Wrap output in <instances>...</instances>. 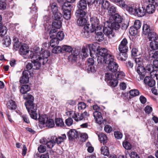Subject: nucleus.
Returning a JSON list of instances; mask_svg holds the SVG:
<instances>
[{"instance_id":"nucleus-39","label":"nucleus","mask_w":158,"mask_h":158,"mask_svg":"<svg viewBox=\"0 0 158 158\" xmlns=\"http://www.w3.org/2000/svg\"><path fill=\"white\" fill-rule=\"evenodd\" d=\"M112 2L116 3L117 5L122 7H125L127 6L123 0H110Z\"/></svg>"},{"instance_id":"nucleus-12","label":"nucleus","mask_w":158,"mask_h":158,"mask_svg":"<svg viewBox=\"0 0 158 158\" xmlns=\"http://www.w3.org/2000/svg\"><path fill=\"white\" fill-rule=\"evenodd\" d=\"M40 58H39L41 63H42L43 65H44L46 63L48 60V58L49 56L47 51L43 52L42 53L40 52L38 53Z\"/></svg>"},{"instance_id":"nucleus-5","label":"nucleus","mask_w":158,"mask_h":158,"mask_svg":"<svg viewBox=\"0 0 158 158\" xmlns=\"http://www.w3.org/2000/svg\"><path fill=\"white\" fill-rule=\"evenodd\" d=\"M90 26L89 24H86L84 26L80 34L81 36L85 38H88L90 37L91 33L94 32V30L91 29L90 28Z\"/></svg>"},{"instance_id":"nucleus-31","label":"nucleus","mask_w":158,"mask_h":158,"mask_svg":"<svg viewBox=\"0 0 158 158\" xmlns=\"http://www.w3.org/2000/svg\"><path fill=\"white\" fill-rule=\"evenodd\" d=\"M150 32V26L147 24H144L142 27V33L144 35H147Z\"/></svg>"},{"instance_id":"nucleus-32","label":"nucleus","mask_w":158,"mask_h":158,"mask_svg":"<svg viewBox=\"0 0 158 158\" xmlns=\"http://www.w3.org/2000/svg\"><path fill=\"white\" fill-rule=\"evenodd\" d=\"M108 10V14L110 16L114 15L116 11V8L114 6L111 5L107 9Z\"/></svg>"},{"instance_id":"nucleus-17","label":"nucleus","mask_w":158,"mask_h":158,"mask_svg":"<svg viewBox=\"0 0 158 158\" xmlns=\"http://www.w3.org/2000/svg\"><path fill=\"white\" fill-rule=\"evenodd\" d=\"M119 53L117 54L116 57L118 60H120L123 61L125 60L127 58L128 55L127 52L128 50L126 51L120 50H119Z\"/></svg>"},{"instance_id":"nucleus-40","label":"nucleus","mask_w":158,"mask_h":158,"mask_svg":"<svg viewBox=\"0 0 158 158\" xmlns=\"http://www.w3.org/2000/svg\"><path fill=\"white\" fill-rule=\"evenodd\" d=\"M7 29L6 27L2 24L0 25V36L2 37L6 34Z\"/></svg>"},{"instance_id":"nucleus-33","label":"nucleus","mask_w":158,"mask_h":158,"mask_svg":"<svg viewBox=\"0 0 158 158\" xmlns=\"http://www.w3.org/2000/svg\"><path fill=\"white\" fill-rule=\"evenodd\" d=\"M61 22L60 20H54L52 23L51 28H55L57 30L61 27Z\"/></svg>"},{"instance_id":"nucleus-27","label":"nucleus","mask_w":158,"mask_h":158,"mask_svg":"<svg viewBox=\"0 0 158 158\" xmlns=\"http://www.w3.org/2000/svg\"><path fill=\"white\" fill-rule=\"evenodd\" d=\"M99 141L101 143H103L105 145L108 141L106 135L104 133L99 134L98 135Z\"/></svg>"},{"instance_id":"nucleus-45","label":"nucleus","mask_w":158,"mask_h":158,"mask_svg":"<svg viewBox=\"0 0 158 158\" xmlns=\"http://www.w3.org/2000/svg\"><path fill=\"white\" fill-rule=\"evenodd\" d=\"M56 125L57 127H63L64 126V123L62 118H57L55 119Z\"/></svg>"},{"instance_id":"nucleus-51","label":"nucleus","mask_w":158,"mask_h":158,"mask_svg":"<svg viewBox=\"0 0 158 158\" xmlns=\"http://www.w3.org/2000/svg\"><path fill=\"white\" fill-rule=\"evenodd\" d=\"M52 52L53 53L58 54L62 52V48L60 46H56L52 50Z\"/></svg>"},{"instance_id":"nucleus-50","label":"nucleus","mask_w":158,"mask_h":158,"mask_svg":"<svg viewBox=\"0 0 158 158\" xmlns=\"http://www.w3.org/2000/svg\"><path fill=\"white\" fill-rule=\"evenodd\" d=\"M135 61L136 64H138V65H141V64L144 65L143 63L144 62L143 61V59L142 57H137L135 58Z\"/></svg>"},{"instance_id":"nucleus-22","label":"nucleus","mask_w":158,"mask_h":158,"mask_svg":"<svg viewBox=\"0 0 158 158\" xmlns=\"http://www.w3.org/2000/svg\"><path fill=\"white\" fill-rule=\"evenodd\" d=\"M110 19H112L114 22L121 23L122 22V17L118 14H115L111 16H110Z\"/></svg>"},{"instance_id":"nucleus-23","label":"nucleus","mask_w":158,"mask_h":158,"mask_svg":"<svg viewBox=\"0 0 158 158\" xmlns=\"http://www.w3.org/2000/svg\"><path fill=\"white\" fill-rule=\"evenodd\" d=\"M85 15H84L83 16H76L77 18V23L79 26H82L83 25L85 26L86 25L85 24L87 22L86 19L84 18Z\"/></svg>"},{"instance_id":"nucleus-52","label":"nucleus","mask_w":158,"mask_h":158,"mask_svg":"<svg viewBox=\"0 0 158 158\" xmlns=\"http://www.w3.org/2000/svg\"><path fill=\"white\" fill-rule=\"evenodd\" d=\"M123 147L127 150H130L131 148V143L127 141H123Z\"/></svg>"},{"instance_id":"nucleus-35","label":"nucleus","mask_w":158,"mask_h":158,"mask_svg":"<svg viewBox=\"0 0 158 158\" xmlns=\"http://www.w3.org/2000/svg\"><path fill=\"white\" fill-rule=\"evenodd\" d=\"M51 38L52 39L50 40V43H48V45L49 46L48 47H49V46L50 45L53 48L58 44L59 40L56 37H52Z\"/></svg>"},{"instance_id":"nucleus-42","label":"nucleus","mask_w":158,"mask_h":158,"mask_svg":"<svg viewBox=\"0 0 158 158\" xmlns=\"http://www.w3.org/2000/svg\"><path fill=\"white\" fill-rule=\"evenodd\" d=\"M136 8L135 5L133 4L132 6L127 7V10L130 14L135 15Z\"/></svg>"},{"instance_id":"nucleus-62","label":"nucleus","mask_w":158,"mask_h":158,"mask_svg":"<svg viewBox=\"0 0 158 158\" xmlns=\"http://www.w3.org/2000/svg\"><path fill=\"white\" fill-rule=\"evenodd\" d=\"M141 25V23L139 20H136L134 23L133 27L136 29H138L140 28Z\"/></svg>"},{"instance_id":"nucleus-4","label":"nucleus","mask_w":158,"mask_h":158,"mask_svg":"<svg viewBox=\"0 0 158 158\" xmlns=\"http://www.w3.org/2000/svg\"><path fill=\"white\" fill-rule=\"evenodd\" d=\"M98 62V64H107L108 65L110 63H111L114 61V57L110 54L109 53L104 57L101 58L99 56L97 59Z\"/></svg>"},{"instance_id":"nucleus-34","label":"nucleus","mask_w":158,"mask_h":158,"mask_svg":"<svg viewBox=\"0 0 158 158\" xmlns=\"http://www.w3.org/2000/svg\"><path fill=\"white\" fill-rule=\"evenodd\" d=\"M48 118V116L46 114L39 115L38 118L40 124L44 125L47 121Z\"/></svg>"},{"instance_id":"nucleus-7","label":"nucleus","mask_w":158,"mask_h":158,"mask_svg":"<svg viewBox=\"0 0 158 158\" xmlns=\"http://www.w3.org/2000/svg\"><path fill=\"white\" fill-rule=\"evenodd\" d=\"M95 46L93 44H88L86 46V48L85 47L83 48L81 50V55H82L84 57H86L88 55L87 52H88V49H89L90 55L91 57H92L93 55L92 51L94 52H95V49L94 48Z\"/></svg>"},{"instance_id":"nucleus-57","label":"nucleus","mask_w":158,"mask_h":158,"mask_svg":"<svg viewBox=\"0 0 158 158\" xmlns=\"http://www.w3.org/2000/svg\"><path fill=\"white\" fill-rule=\"evenodd\" d=\"M64 35L63 31H60L58 32L57 33H56V37L60 41L64 38Z\"/></svg>"},{"instance_id":"nucleus-11","label":"nucleus","mask_w":158,"mask_h":158,"mask_svg":"<svg viewBox=\"0 0 158 158\" xmlns=\"http://www.w3.org/2000/svg\"><path fill=\"white\" fill-rule=\"evenodd\" d=\"M109 53V52L108 50L104 48H101L100 47H98L97 48L96 55H97L98 57L100 56L101 58L105 57L106 55Z\"/></svg>"},{"instance_id":"nucleus-47","label":"nucleus","mask_w":158,"mask_h":158,"mask_svg":"<svg viewBox=\"0 0 158 158\" xmlns=\"http://www.w3.org/2000/svg\"><path fill=\"white\" fill-rule=\"evenodd\" d=\"M62 52H72L73 48L72 47L67 45H64L62 46Z\"/></svg>"},{"instance_id":"nucleus-20","label":"nucleus","mask_w":158,"mask_h":158,"mask_svg":"<svg viewBox=\"0 0 158 158\" xmlns=\"http://www.w3.org/2000/svg\"><path fill=\"white\" fill-rule=\"evenodd\" d=\"M128 43L127 40L126 38H124L121 42L120 44L119 45L118 50H120L125 51L128 50V48L127 46Z\"/></svg>"},{"instance_id":"nucleus-60","label":"nucleus","mask_w":158,"mask_h":158,"mask_svg":"<svg viewBox=\"0 0 158 158\" xmlns=\"http://www.w3.org/2000/svg\"><path fill=\"white\" fill-rule=\"evenodd\" d=\"M145 68V73L147 72H152L154 71V67L152 64H148Z\"/></svg>"},{"instance_id":"nucleus-48","label":"nucleus","mask_w":158,"mask_h":158,"mask_svg":"<svg viewBox=\"0 0 158 158\" xmlns=\"http://www.w3.org/2000/svg\"><path fill=\"white\" fill-rule=\"evenodd\" d=\"M97 69V66L95 64L91 65L88 66L87 70L89 72L94 73L96 72Z\"/></svg>"},{"instance_id":"nucleus-26","label":"nucleus","mask_w":158,"mask_h":158,"mask_svg":"<svg viewBox=\"0 0 158 158\" xmlns=\"http://www.w3.org/2000/svg\"><path fill=\"white\" fill-rule=\"evenodd\" d=\"M73 8V4L69 2H64L62 6V10L71 11Z\"/></svg>"},{"instance_id":"nucleus-38","label":"nucleus","mask_w":158,"mask_h":158,"mask_svg":"<svg viewBox=\"0 0 158 158\" xmlns=\"http://www.w3.org/2000/svg\"><path fill=\"white\" fill-rule=\"evenodd\" d=\"M100 150L101 154L104 156H107L109 154V148L106 146H102L100 149Z\"/></svg>"},{"instance_id":"nucleus-6","label":"nucleus","mask_w":158,"mask_h":158,"mask_svg":"<svg viewBox=\"0 0 158 158\" xmlns=\"http://www.w3.org/2000/svg\"><path fill=\"white\" fill-rule=\"evenodd\" d=\"M90 21L91 24H90V28L93 29L94 31L96 30H100L102 28V26L99 25V20L97 18L92 17L90 19Z\"/></svg>"},{"instance_id":"nucleus-63","label":"nucleus","mask_w":158,"mask_h":158,"mask_svg":"<svg viewBox=\"0 0 158 158\" xmlns=\"http://www.w3.org/2000/svg\"><path fill=\"white\" fill-rule=\"evenodd\" d=\"M47 147L50 148H52L55 145L54 141H52V139H51L48 141L46 143Z\"/></svg>"},{"instance_id":"nucleus-46","label":"nucleus","mask_w":158,"mask_h":158,"mask_svg":"<svg viewBox=\"0 0 158 158\" xmlns=\"http://www.w3.org/2000/svg\"><path fill=\"white\" fill-rule=\"evenodd\" d=\"M121 23L113 22L111 23H110V25L112 29L117 30L120 28Z\"/></svg>"},{"instance_id":"nucleus-25","label":"nucleus","mask_w":158,"mask_h":158,"mask_svg":"<svg viewBox=\"0 0 158 158\" xmlns=\"http://www.w3.org/2000/svg\"><path fill=\"white\" fill-rule=\"evenodd\" d=\"M6 105L7 108L11 110H15L17 107L15 102L12 99L9 100L7 101Z\"/></svg>"},{"instance_id":"nucleus-64","label":"nucleus","mask_w":158,"mask_h":158,"mask_svg":"<svg viewBox=\"0 0 158 158\" xmlns=\"http://www.w3.org/2000/svg\"><path fill=\"white\" fill-rule=\"evenodd\" d=\"M110 5L109 2L107 0H106L103 2V3L102 5V6L103 7L104 9H107Z\"/></svg>"},{"instance_id":"nucleus-29","label":"nucleus","mask_w":158,"mask_h":158,"mask_svg":"<svg viewBox=\"0 0 158 158\" xmlns=\"http://www.w3.org/2000/svg\"><path fill=\"white\" fill-rule=\"evenodd\" d=\"M148 35V38L151 41L156 40L158 39V36L157 34L153 31H151Z\"/></svg>"},{"instance_id":"nucleus-28","label":"nucleus","mask_w":158,"mask_h":158,"mask_svg":"<svg viewBox=\"0 0 158 158\" xmlns=\"http://www.w3.org/2000/svg\"><path fill=\"white\" fill-rule=\"evenodd\" d=\"M95 31L96 35L95 36L96 40L97 41L101 42L104 39V35L100 31Z\"/></svg>"},{"instance_id":"nucleus-37","label":"nucleus","mask_w":158,"mask_h":158,"mask_svg":"<svg viewBox=\"0 0 158 158\" xmlns=\"http://www.w3.org/2000/svg\"><path fill=\"white\" fill-rule=\"evenodd\" d=\"M14 44L13 46V49L15 51H17L19 49V47H21V45H22L21 43L18 40L14 39L13 40Z\"/></svg>"},{"instance_id":"nucleus-3","label":"nucleus","mask_w":158,"mask_h":158,"mask_svg":"<svg viewBox=\"0 0 158 158\" xmlns=\"http://www.w3.org/2000/svg\"><path fill=\"white\" fill-rule=\"evenodd\" d=\"M28 58L31 59L33 64V69L38 70L40 69L41 64L39 59L40 57L38 52L34 53L33 52L31 51L29 56H28Z\"/></svg>"},{"instance_id":"nucleus-55","label":"nucleus","mask_w":158,"mask_h":158,"mask_svg":"<svg viewBox=\"0 0 158 158\" xmlns=\"http://www.w3.org/2000/svg\"><path fill=\"white\" fill-rule=\"evenodd\" d=\"M150 55L151 57L158 60V51H153L152 52V51H151Z\"/></svg>"},{"instance_id":"nucleus-24","label":"nucleus","mask_w":158,"mask_h":158,"mask_svg":"<svg viewBox=\"0 0 158 158\" xmlns=\"http://www.w3.org/2000/svg\"><path fill=\"white\" fill-rule=\"evenodd\" d=\"M79 54V52L77 50H75L73 51V53L72 54L68 57L69 61L72 62H76L77 59V56Z\"/></svg>"},{"instance_id":"nucleus-15","label":"nucleus","mask_w":158,"mask_h":158,"mask_svg":"<svg viewBox=\"0 0 158 158\" xmlns=\"http://www.w3.org/2000/svg\"><path fill=\"white\" fill-rule=\"evenodd\" d=\"M66 138L65 134L62 135V136H58L57 137L56 136H52L51 139H52V141H54L55 144L56 143L58 144H60L63 142L64 140L66 139Z\"/></svg>"},{"instance_id":"nucleus-19","label":"nucleus","mask_w":158,"mask_h":158,"mask_svg":"<svg viewBox=\"0 0 158 158\" xmlns=\"http://www.w3.org/2000/svg\"><path fill=\"white\" fill-rule=\"evenodd\" d=\"M68 135L69 139L72 140L77 138L78 134L76 130L72 129L70 130L68 132Z\"/></svg>"},{"instance_id":"nucleus-54","label":"nucleus","mask_w":158,"mask_h":158,"mask_svg":"<svg viewBox=\"0 0 158 158\" xmlns=\"http://www.w3.org/2000/svg\"><path fill=\"white\" fill-rule=\"evenodd\" d=\"M53 14V17L54 20H60L61 18L62 17V14L58 11Z\"/></svg>"},{"instance_id":"nucleus-1","label":"nucleus","mask_w":158,"mask_h":158,"mask_svg":"<svg viewBox=\"0 0 158 158\" xmlns=\"http://www.w3.org/2000/svg\"><path fill=\"white\" fill-rule=\"evenodd\" d=\"M30 90V87L28 85H23L20 88V92L24 94L23 99L27 100L25 106L31 117L35 120L37 119V106L33 102L34 97L31 94H26Z\"/></svg>"},{"instance_id":"nucleus-49","label":"nucleus","mask_w":158,"mask_h":158,"mask_svg":"<svg viewBox=\"0 0 158 158\" xmlns=\"http://www.w3.org/2000/svg\"><path fill=\"white\" fill-rule=\"evenodd\" d=\"M57 31V30L56 29L51 28L49 32L50 38H52V37H56Z\"/></svg>"},{"instance_id":"nucleus-8","label":"nucleus","mask_w":158,"mask_h":158,"mask_svg":"<svg viewBox=\"0 0 158 158\" xmlns=\"http://www.w3.org/2000/svg\"><path fill=\"white\" fill-rule=\"evenodd\" d=\"M31 51L29 50V48L27 44H23L21 45L19 48V53L20 55L23 56L25 58H27L28 56H29L28 55L30 52Z\"/></svg>"},{"instance_id":"nucleus-44","label":"nucleus","mask_w":158,"mask_h":158,"mask_svg":"<svg viewBox=\"0 0 158 158\" xmlns=\"http://www.w3.org/2000/svg\"><path fill=\"white\" fill-rule=\"evenodd\" d=\"M63 17L66 20L69 19L71 17V11L62 10Z\"/></svg>"},{"instance_id":"nucleus-16","label":"nucleus","mask_w":158,"mask_h":158,"mask_svg":"<svg viewBox=\"0 0 158 158\" xmlns=\"http://www.w3.org/2000/svg\"><path fill=\"white\" fill-rule=\"evenodd\" d=\"M118 65L114 61L109 63L107 66V68L109 71L112 73L116 72L118 69Z\"/></svg>"},{"instance_id":"nucleus-10","label":"nucleus","mask_w":158,"mask_h":158,"mask_svg":"<svg viewBox=\"0 0 158 158\" xmlns=\"http://www.w3.org/2000/svg\"><path fill=\"white\" fill-rule=\"evenodd\" d=\"M30 72L27 70H24L22 73V76L20 77L19 82L21 83L26 84L29 81V74Z\"/></svg>"},{"instance_id":"nucleus-53","label":"nucleus","mask_w":158,"mask_h":158,"mask_svg":"<svg viewBox=\"0 0 158 158\" xmlns=\"http://www.w3.org/2000/svg\"><path fill=\"white\" fill-rule=\"evenodd\" d=\"M116 78L118 79H123L125 76V73L122 71H118L115 74Z\"/></svg>"},{"instance_id":"nucleus-59","label":"nucleus","mask_w":158,"mask_h":158,"mask_svg":"<svg viewBox=\"0 0 158 158\" xmlns=\"http://www.w3.org/2000/svg\"><path fill=\"white\" fill-rule=\"evenodd\" d=\"M114 75L111 73H107L105 76V80L106 81H110L113 78Z\"/></svg>"},{"instance_id":"nucleus-21","label":"nucleus","mask_w":158,"mask_h":158,"mask_svg":"<svg viewBox=\"0 0 158 158\" xmlns=\"http://www.w3.org/2000/svg\"><path fill=\"white\" fill-rule=\"evenodd\" d=\"M135 15L139 17H142L145 14L146 10L144 7H137Z\"/></svg>"},{"instance_id":"nucleus-56","label":"nucleus","mask_w":158,"mask_h":158,"mask_svg":"<svg viewBox=\"0 0 158 158\" xmlns=\"http://www.w3.org/2000/svg\"><path fill=\"white\" fill-rule=\"evenodd\" d=\"M118 81L116 78H114L111 79L109 83V85L111 86L115 87L118 84Z\"/></svg>"},{"instance_id":"nucleus-58","label":"nucleus","mask_w":158,"mask_h":158,"mask_svg":"<svg viewBox=\"0 0 158 158\" xmlns=\"http://www.w3.org/2000/svg\"><path fill=\"white\" fill-rule=\"evenodd\" d=\"M72 117L74 118V120L77 122L81 121L83 120V119H81L80 118L81 117V114H79L78 113H74L73 114Z\"/></svg>"},{"instance_id":"nucleus-18","label":"nucleus","mask_w":158,"mask_h":158,"mask_svg":"<svg viewBox=\"0 0 158 158\" xmlns=\"http://www.w3.org/2000/svg\"><path fill=\"white\" fill-rule=\"evenodd\" d=\"M93 116L95 121L98 124H101L103 122V118L101 113L99 111H95L93 113Z\"/></svg>"},{"instance_id":"nucleus-41","label":"nucleus","mask_w":158,"mask_h":158,"mask_svg":"<svg viewBox=\"0 0 158 158\" xmlns=\"http://www.w3.org/2000/svg\"><path fill=\"white\" fill-rule=\"evenodd\" d=\"M11 40L8 36H6L2 40V44L7 47L11 44Z\"/></svg>"},{"instance_id":"nucleus-43","label":"nucleus","mask_w":158,"mask_h":158,"mask_svg":"<svg viewBox=\"0 0 158 158\" xmlns=\"http://www.w3.org/2000/svg\"><path fill=\"white\" fill-rule=\"evenodd\" d=\"M150 47L152 50L158 49V42L156 40L151 41L150 44Z\"/></svg>"},{"instance_id":"nucleus-30","label":"nucleus","mask_w":158,"mask_h":158,"mask_svg":"<svg viewBox=\"0 0 158 158\" xmlns=\"http://www.w3.org/2000/svg\"><path fill=\"white\" fill-rule=\"evenodd\" d=\"M155 7L154 5L152 4L148 5L145 9L146 13L147 12L148 14H150L153 13L155 11Z\"/></svg>"},{"instance_id":"nucleus-61","label":"nucleus","mask_w":158,"mask_h":158,"mask_svg":"<svg viewBox=\"0 0 158 158\" xmlns=\"http://www.w3.org/2000/svg\"><path fill=\"white\" fill-rule=\"evenodd\" d=\"M130 95L132 97H135L139 94V91L137 89H133L129 92Z\"/></svg>"},{"instance_id":"nucleus-36","label":"nucleus","mask_w":158,"mask_h":158,"mask_svg":"<svg viewBox=\"0 0 158 158\" xmlns=\"http://www.w3.org/2000/svg\"><path fill=\"white\" fill-rule=\"evenodd\" d=\"M45 125L47 127L49 128H52L55 125L54 121L53 119L51 118H48L47 121L46 122Z\"/></svg>"},{"instance_id":"nucleus-9","label":"nucleus","mask_w":158,"mask_h":158,"mask_svg":"<svg viewBox=\"0 0 158 158\" xmlns=\"http://www.w3.org/2000/svg\"><path fill=\"white\" fill-rule=\"evenodd\" d=\"M110 24V23L109 21H107L104 23V25L103 27V31L106 35L108 36L111 35L113 36V31Z\"/></svg>"},{"instance_id":"nucleus-13","label":"nucleus","mask_w":158,"mask_h":158,"mask_svg":"<svg viewBox=\"0 0 158 158\" xmlns=\"http://www.w3.org/2000/svg\"><path fill=\"white\" fill-rule=\"evenodd\" d=\"M144 83L146 86L150 87H153L155 85V81L152 77H146L143 80Z\"/></svg>"},{"instance_id":"nucleus-2","label":"nucleus","mask_w":158,"mask_h":158,"mask_svg":"<svg viewBox=\"0 0 158 158\" xmlns=\"http://www.w3.org/2000/svg\"><path fill=\"white\" fill-rule=\"evenodd\" d=\"M87 3L86 0H80L77 3L78 9L76 10L75 15L77 16L86 15L87 13Z\"/></svg>"},{"instance_id":"nucleus-14","label":"nucleus","mask_w":158,"mask_h":158,"mask_svg":"<svg viewBox=\"0 0 158 158\" xmlns=\"http://www.w3.org/2000/svg\"><path fill=\"white\" fill-rule=\"evenodd\" d=\"M136 71L139 75L140 79L139 81L143 80L145 76V68L142 65H138L136 69Z\"/></svg>"}]
</instances>
